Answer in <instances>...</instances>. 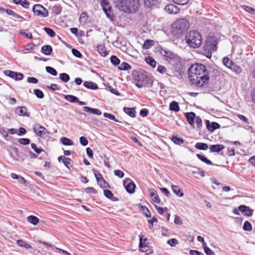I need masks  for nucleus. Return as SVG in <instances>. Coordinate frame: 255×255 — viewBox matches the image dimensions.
<instances>
[{"label": "nucleus", "mask_w": 255, "mask_h": 255, "mask_svg": "<svg viewBox=\"0 0 255 255\" xmlns=\"http://www.w3.org/2000/svg\"><path fill=\"white\" fill-rule=\"evenodd\" d=\"M189 79L192 86L197 88H206L208 84V72L205 66L196 63L188 68Z\"/></svg>", "instance_id": "obj_1"}, {"label": "nucleus", "mask_w": 255, "mask_h": 255, "mask_svg": "<svg viewBox=\"0 0 255 255\" xmlns=\"http://www.w3.org/2000/svg\"><path fill=\"white\" fill-rule=\"evenodd\" d=\"M185 40L188 45L192 48L199 47L202 43L200 33L196 30H191L185 35Z\"/></svg>", "instance_id": "obj_2"}, {"label": "nucleus", "mask_w": 255, "mask_h": 255, "mask_svg": "<svg viewBox=\"0 0 255 255\" xmlns=\"http://www.w3.org/2000/svg\"><path fill=\"white\" fill-rule=\"evenodd\" d=\"M189 27V23L184 18L175 21L171 25V32L175 36H179L185 32Z\"/></svg>", "instance_id": "obj_3"}, {"label": "nucleus", "mask_w": 255, "mask_h": 255, "mask_svg": "<svg viewBox=\"0 0 255 255\" xmlns=\"http://www.w3.org/2000/svg\"><path fill=\"white\" fill-rule=\"evenodd\" d=\"M218 43L217 38L214 36H209L205 42L203 49L205 53L207 54V57L209 55L211 56V53L213 51L217 50V45Z\"/></svg>", "instance_id": "obj_4"}, {"label": "nucleus", "mask_w": 255, "mask_h": 255, "mask_svg": "<svg viewBox=\"0 0 255 255\" xmlns=\"http://www.w3.org/2000/svg\"><path fill=\"white\" fill-rule=\"evenodd\" d=\"M150 77L148 74L144 71H138L134 74V79L137 82L135 84L136 86L139 88H142L145 87L147 84Z\"/></svg>", "instance_id": "obj_5"}, {"label": "nucleus", "mask_w": 255, "mask_h": 255, "mask_svg": "<svg viewBox=\"0 0 255 255\" xmlns=\"http://www.w3.org/2000/svg\"><path fill=\"white\" fill-rule=\"evenodd\" d=\"M172 66L174 70L178 73H181L185 70L184 61L178 56L174 57V58L169 63Z\"/></svg>", "instance_id": "obj_6"}, {"label": "nucleus", "mask_w": 255, "mask_h": 255, "mask_svg": "<svg viewBox=\"0 0 255 255\" xmlns=\"http://www.w3.org/2000/svg\"><path fill=\"white\" fill-rule=\"evenodd\" d=\"M32 11L34 15L37 16L46 17L49 15L48 10L39 4H35L32 8Z\"/></svg>", "instance_id": "obj_7"}, {"label": "nucleus", "mask_w": 255, "mask_h": 255, "mask_svg": "<svg viewBox=\"0 0 255 255\" xmlns=\"http://www.w3.org/2000/svg\"><path fill=\"white\" fill-rule=\"evenodd\" d=\"M224 65L228 69H231L237 73H240L242 69L240 67L236 65L232 60L228 58L224 57Z\"/></svg>", "instance_id": "obj_8"}, {"label": "nucleus", "mask_w": 255, "mask_h": 255, "mask_svg": "<svg viewBox=\"0 0 255 255\" xmlns=\"http://www.w3.org/2000/svg\"><path fill=\"white\" fill-rule=\"evenodd\" d=\"M127 0H115L114 1L115 7L120 11L128 13L129 8L128 7Z\"/></svg>", "instance_id": "obj_9"}, {"label": "nucleus", "mask_w": 255, "mask_h": 255, "mask_svg": "<svg viewBox=\"0 0 255 255\" xmlns=\"http://www.w3.org/2000/svg\"><path fill=\"white\" fill-rule=\"evenodd\" d=\"M127 5L130 9L128 13L136 12L140 6L139 0H127Z\"/></svg>", "instance_id": "obj_10"}, {"label": "nucleus", "mask_w": 255, "mask_h": 255, "mask_svg": "<svg viewBox=\"0 0 255 255\" xmlns=\"http://www.w3.org/2000/svg\"><path fill=\"white\" fill-rule=\"evenodd\" d=\"M160 53L169 63L177 55L169 50L164 49L161 47Z\"/></svg>", "instance_id": "obj_11"}, {"label": "nucleus", "mask_w": 255, "mask_h": 255, "mask_svg": "<svg viewBox=\"0 0 255 255\" xmlns=\"http://www.w3.org/2000/svg\"><path fill=\"white\" fill-rule=\"evenodd\" d=\"M124 186H125L127 191L129 194H132L135 192L136 187L135 184L130 179H127L123 182Z\"/></svg>", "instance_id": "obj_12"}, {"label": "nucleus", "mask_w": 255, "mask_h": 255, "mask_svg": "<svg viewBox=\"0 0 255 255\" xmlns=\"http://www.w3.org/2000/svg\"><path fill=\"white\" fill-rule=\"evenodd\" d=\"M34 132L38 136H41L45 134L49 133L46 128L38 124H35L33 126Z\"/></svg>", "instance_id": "obj_13"}, {"label": "nucleus", "mask_w": 255, "mask_h": 255, "mask_svg": "<svg viewBox=\"0 0 255 255\" xmlns=\"http://www.w3.org/2000/svg\"><path fill=\"white\" fill-rule=\"evenodd\" d=\"M4 74L15 80H21L24 77L23 74L21 73L10 70L5 71Z\"/></svg>", "instance_id": "obj_14"}, {"label": "nucleus", "mask_w": 255, "mask_h": 255, "mask_svg": "<svg viewBox=\"0 0 255 255\" xmlns=\"http://www.w3.org/2000/svg\"><path fill=\"white\" fill-rule=\"evenodd\" d=\"M164 10L169 14H177L179 12V8L174 4H168L164 8Z\"/></svg>", "instance_id": "obj_15"}, {"label": "nucleus", "mask_w": 255, "mask_h": 255, "mask_svg": "<svg viewBox=\"0 0 255 255\" xmlns=\"http://www.w3.org/2000/svg\"><path fill=\"white\" fill-rule=\"evenodd\" d=\"M27 109L25 106L18 107L16 108L15 113L19 116L29 117L30 113H27Z\"/></svg>", "instance_id": "obj_16"}, {"label": "nucleus", "mask_w": 255, "mask_h": 255, "mask_svg": "<svg viewBox=\"0 0 255 255\" xmlns=\"http://www.w3.org/2000/svg\"><path fill=\"white\" fill-rule=\"evenodd\" d=\"M206 128L210 132H213L215 129L220 128V125L216 122L210 123L209 121H206Z\"/></svg>", "instance_id": "obj_17"}, {"label": "nucleus", "mask_w": 255, "mask_h": 255, "mask_svg": "<svg viewBox=\"0 0 255 255\" xmlns=\"http://www.w3.org/2000/svg\"><path fill=\"white\" fill-rule=\"evenodd\" d=\"M240 211L245 213V215L247 216H251L253 214V210L245 205H241L238 208Z\"/></svg>", "instance_id": "obj_18"}, {"label": "nucleus", "mask_w": 255, "mask_h": 255, "mask_svg": "<svg viewBox=\"0 0 255 255\" xmlns=\"http://www.w3.org/2000/svg\"><path fill=\"white\" fill-rule=\"evenodd\" d=\"M185 116L189 125L193 126L194 123V120L196 117L195 114L194 112L186 113Z\"/></svg>", "instance_id": "obj_19"}, {"label": "nucleus", "mask_w": 255, "mask_h": 255, "mask_svg": "<svg viewBox=\"0 0 255 255\" xmlns=\"http://www.w3.org/2000/svg\"><path fill=\"white\" fill-rule=\"evenodd\" d=\"M83 111L85 112L92 113L94 115H101L102 114L101 111L98 109H93L89 107H84Z\"/></svg>", "instance_id": "obj_20"}, {"label": "nucleus", "mask_w": 255, "mask_h": 255, "mask_svg": "<svg viewBox=\"0 0 255 255\" xmlns=\"http://www.w3.org/2000/svg\"><path fill=\"white\" fill-rule=\"evenodd\" d=\"M97 50L103 57L106 56L108 54L105 46L103 44L98 45L97 47Z\"/></svg>", "instance_id": "obj_21"}, {"label": "nucleus", "mask_w": 255, "mask_h": 255, "mask_svg": "<svg viewBox=\"0 0 255 255\" xmlns=\"http://www.w3.org/2000/svg\"><path fill=\"white\" fill-rule=\"evenodd\" d=\"M83 85L87 89L91 90H96L98 89V85L92 81H85Z\"/></svg>", "instance_id": "obj_22"}, {"label": "nucleus", "mask_w": 255, "mask_h": 255, "mask_svg": "<svg viewBox=\"0 0 255 255\" xmlns=\"http://www.w3.org/2000/svg\"><path fill=\"white\" fill-rule=\"evenodd\" d=\"M144 4L148 7H156L158 4V0H144Z\"/></svg>", "instance_id": "obj_23"}, {"label": "nucleus", "mask_w": 255, "mask_h": 255, "mask_svg": "<svg viewBox=\"0 0 255 255\" xmlns=\"http://www.w3.org/2000/svg\"><path fill=\"white\" fill-rule=\"evenodd\" d=\"M104 195L108 199L113 201H117L118 200L117 197L114 196L113 193L109 190L105 189L104 190Z\"/></svg>", "instance_id": "obj_24"}, {"label": "nucleus", "mask_w": 255, "mask_h": 255, "mask_svg": "<svg viewBox=\"0 0 255 255\" xmlns=\"http://www.w3.org/2000/svg\"><path fill=\"white\" fill-rule=\"evenodd\" d=\"M41 52L46 55H49L52 52V48L49 45H45L41 47Z\"/></svg>", "instance_id": "obj_25"}, {"label": "nucleus", "mask_w": 255, "mask_h": 255, "mask_svg": "<svg viewBox=\"0 0 255 255\" xmlns=\"http://www.w3.org/2000/svg\"><path fill=\"white\" fill-rule=\"evenodd\" d=\"M210 150L211 152H218L223 149V145L214 144L210 145Z\"/></svg>", "instance_id": "obj_26"}, {"label": "nucleus", "mask_w": 255, "mask_h": 255, "mask_svg": "<svg viewBox=\"0 0 255 255\" xmlns=\"http://www.w3.org/2000/svg\"><path fill=\"white\" fill-rule=\"evenodd\" d=\"M103 10L104 11L107 17H108L110 20L112 21L114 20V14L113 12L111 6L110 7L105 8V9Z\"/></svg>", "instance_id": "obj_27"}, {"label": "nucleus", "mask_w": 255, "mask_h": 255, "mask_svg": "<svg viewBox=\"0 0 255 255\" xmlns=\"http://www.w3.org/2000/svg\"><path fill=\"white\" fill-rule=\"evenodd\" d=\"M13 2L16 4H20L25 8L29 6V2L27 0H13Z\"/></svg>", "instance_id": "obj_28"}, {"label": "nucleus", "mask_w": 255, "mask_h": 255, "mask_svg": "<svg viewBox=\"0 0 255 255\" xmlns=\"http://www.w3.org/2000/svg\"><path fill=\"white\" fill-rule=\"evenodd\" d=\"M124 111L131 118H134L135 117L136 112L134 108L125 107L124 108Z\"/></svg>", "instance_id": "obj_29"}, {"label": "nucleus", "mask_w": 255, "mask_h": 255, "mask_svg": "<svg viewBox=\"0 0 255 255\" xmlns=\"http://www.w3.org/2000/svg\"><path fill=\"white\" fill-rule=\"evenodd\" d=\"M17 244L20 247L26 250L32 249V247L29 244H27L25 242L22 240H17L16 241Z\"/></svg>", "instance_id": "obj_30"}, {"label": "nucleus", "mask_w": 255, "mask_h": 255, "mask_svg": "<svg viewBox=\"0 0 255 255\" xmlns=\"http://www.w3.org/2000/svg\"><path fill=\"white\" fill-rule=\"evenodd\" d=\"M27 220L29 223L34 226L36 225L39 221V219L37 217L33 215H30L28 216L27 218Z\"/></svg>", "instance_id": "obj_31"}, {"label": "nucleus", "mask_w": 255, "mask_h": 255, "mask_svg": "<svg viewBox=\"0 0 255 255\" xmlns=\"http://www.w3.org/2000/svg\"><path fill=\"white\" fill-rule=\"evenodd\" d=\"M173 192L178 197H182L184 195L183 193L181 190L180 187L177 185H172L171 186Z\"/></svg>", "instance_id": "obj_32"}, {"label": "nucleus", "mask_w": 255, "mask_h": 255, "mask_svg": "<svg viewBox=\"0 0 255 255\" xmlns=\"http://www.w3.org/2000/svg\"><path fill=\"white\" fill-rule=\"evenodd\" d=\"M171 140L176 144L181 145L184 141L182 137H179L176 135H173L171 137Z\"/></svg>", "instance_id": "obj_33"}, {"label": "nucleus", "mask_w": 255, "mask_h": 255, "mask_svg": "<svg viewBox=\"0 0 255 255\" xmlns=\"http://www.w3.org/2000/svg\"><path fill=\"white\" fill-rule=\"evenodd\" d=\"M97 182L98 183V184L102 188H106L107 187H108L109 186L108 183H107L103 177H100V178H98Z\"/></svg>", "instance_id": "obj_34"}, {"label": "nucleus", "mask_w": 255, "mask_h": 255, "mask_svg": "<svg viewBox=\"0 0 255 255\" xmlns=\"http://www.w3.org/2000/svg\"><path fill=\"white\" fill-rule=\"evenodd\" d=\"M169 110L172 111L178 112L180 108L178 103L176 101H172L169 105Z\"/></svg>", "instance_id": "obj_35"}, {"label": "nucleus", "mask_w": 255, "mask_h": 255, "mask_svg": "<svg viewBox=\"0 0 255 255\" xmlns=\"http://www.w3.org/2000/svg\"><path fill=\"white\" fill-rule=\"evenodd\" d=\"M139 209L141 211L143 212L146 217H151L150 212L146 206H142L140 204H139Z\"/></svg>", "instance_id": "obj_36"}, {"label": "nucleus", "mask_w": 255, "mask_h": 255, "mask_svg": "<svg viewBox=\"0 0 255 255\" xmlns=\"http://www.w3.org/2000/svg\"><path fill=\"white\" fill-rule=\"evenodd\" d=\"M62 8L60 4L54 5L52 8V12L56 15L59 14L62 11Z\"/></svg>", "instance_id": "obj_37"}, {"label": "nucleus", "mask_w": 255, "mask_h": 255, "mask_svg": "<svg viewBox=\"0 0 255 255\" xmlns=\"http://www.w3.org/2000/svg\"><path fill=\"white\" fill-rule=\"evenodd\" d=\"M131 68V66L128 63L123 62L118 67V69L121 71L128 70Z\"/></svg>", "instance_id": "obj_38"}, {"label": "nucleus", "mask_w": 255, "mask_h": 255, "mask_svg": "<svg viewBox=\"0 0 255 255\" xmlns=\"http://www.w3.org/2000/svg\"><path fill=\"white\" fill-rule=\"evenodd\" d=\"M197 157L201 160L203 162L206 163L208 165H212L213 163L211 161H210L209 159H208L206 157H205L204 155L200 154H196Z\"/></svg>", "instance_id": "obj_39"}, {"label": "nucleus", "mask_w": 255, "mask_h": 255, "mask_svg": "<svg viewBox=\"0 0 255 255\" xmlns=\"http://www.w3.org/2000/svg\"><path fill=\"white\" fill-rule=\"evenodd\" d=\"M195 147L198 149L205 150L208 149V145L205 143L197 142L196 143Z\"/></svg>", "instance_id": "obj_40"}, {"label": "nucleus", "mask_w": 255, "mask_h": 255, "mask_svg": "<svg viewBox=\"0 0 255 255\" xmlns=\"http://www.w3.org/2000/svg\"><path fill=\"white\" fill-rule=\"evenodd\" d=\"M5 12L6 13V14H7L8 15L13 16L14 18L24 19V18L22 16L17 14L16 13H15L11 9H6V10H5Z\"/></svg>", "instance_id": "obj_41"}, {"label": "nucleus", "mask_w": 255, "mask_h": 255, "mask_svg": "<svg viewBox=\"0 0 255 255\" xmlns=\"http://www.w3.org/2000/svg\"><path fill=\"white\" fill-rule=\"evenodd\" d=\"M146 62L151 67L154 68L156 66V61L155 60L150 56H148L145 58Z\"/></svg>", "instance_id": "obj_42"}, {"label": "nucleus", "mask_w": 255, "mask_h": 255, "mask_svg": "<svg viewBox=\"0 0 255 255\" xmlns=\"http://www.w3.org/2000/svg\"><path fill=\"white\" fill-rule=\"evenodd\" d=\"M60 142L65 145H72L73 144V142L70 139L66 137L61 138Z\"/></svg>", "instance_id": "obj_43"}, {"label": "nucleus", "mask_w": 255, "mask_h": 255, "mask_svg": "<svg viewBox=\"0 0 255 255\" xmlns=\"http://www.w3.org/2000/svg\"><path fill=\"white\" fill-rule=\"evenodd\" d=\"M65 99L71 103H76L78 101V98L72 95H67L65 96Z\"/></svg>", "instance_id": "obj_44"}, {"label": "nucleus", "mask_w": 255, "mask_h": 255, "mask_svg": "<svg viewBox=\"0 0 255 255\" xmlns=\"http://www.w3.org/2000/svg\"><path fill=\"white\" fill-rule=\"evenodd\" d=\"M59 79L65 83L68 82L70 80V76L65 73H62L59 74Z\"/></svg>", "instance_id": "obj_45"}, {"label": "nucleus", "mask_w": 255, "mask_h": 255, "mask_svg": "<svg viewBox=\"0 0 255 255\" xmlns=\"http://www.w3.org/2000/svg\"><path fill=\"white\" fill-rule=\"evenodd\" d=\"M154 44V41L151 40H146L143 45V48L147 49L150 48Z\"/></svg>", "instance_id": "obj_46"}, {"label": "nucleus", "mask_w": 255, "mask_h": 255, "mask_svg": "<svg viewBox=\"0 0 255 255\" xmlns=\"http://www.w3.org/2000/svg\"><path fill=\"white\" fill-rule=\"evenodd\" d=\"M110 60L111 63L115 66L119 65L120 63V59L115 55H112Z\"/></svg>", "instance_id": "obj_47"}, {"label": "nucleus", "mask_w": 255, "mask_h": 255, "mask_svg": "<svg viewBox=\"0 0 255 255\" xmlns=\"http://www.w3.org/2000/svg\"><path fill=\"white\" fill-rule=\"evenodd\" d=\"M43 30L51 37H54L56 34L54 31L50 28L45 27H44Z\"/></svg>", "instance_id": "obj_48"}, {"label": "nucleus", "mask_w": 255, "mask_h": 255, "mask_svg": "<svg viewBox=\"0 0 255 255\" xmlns=\"http://www.w3.org/2000/svg\"><path fill=\"white\" fill-rule=\"evenodd\" d=\"M46 71L47 73L50 74L52 76H56L57 75V71L53 67L50 66L46 67Z\"/></svg>", "instance_id": "obj_49"}, {"label": "nucleus", "mask_w": 255, "mask_h": 255, "mask_svg": "<svg viewBox=\"0 0 255 255\" xmlns=\"http://www.w3.org/2000/svg\"><path fill=\"white\" fill-rule=\"evenodd\" d=\"M104 117L109 119L110 120H113L115 122H120L113 114H109L108 113H104L103 114Z\"/></svg>", "instance_id": "obj_50"}, {"label": "nucleus", "mask_w": 255, "mask_h": 255, "mask_svg": "<svg viewBox=\"0 0 255 255\" xmlns=\"http://www.w3.org/2000/svg\"><path fill=\"white\" fill-rule=\"evenodd\" d=\"M33 92H34V94L36 95V96L38 98H39V99L43 98L44 95L43 92L41 90L38 89H36L34 90Z\"/></svg>", "instance_id": "obj_51"}, {"label": "nucleus", "mask_w": 255, "mask_h": 255, "mask_svg": "<svg viewBox=\"0 0 255 255\" xmlns=\"http://www.w3.org/2000/svg\"><path fill=\"white\" fill-rule=\"evenodd\" d=\"M19 143L22 145H28L30 142V140L27 138H21L18 139Z\"/></svg>", "instance_id": "obj_52"}, {"label": "nucleus", "mask_w": 255, "mask_h": 255, "mask_svg": "<svg viewBox=\"0 0 255 255\" xmlns=\"http://www.w3.org/2000/svg\"><path fill=\"white\" fill-rule=\"evenodd\" d=\"M71 160L69 157H64L63 159H62L63 163L64 164L65 166L68 169H70V166H71Z\"/></svg>", "instance_id": "obj_53"}, {"label": "nucleus", "mask_w": 255, "mask_h": 255, "mask_svg": "<svg viewBox=\"0 0 255 255\" xmlns=\"http://www.w3.org/2000/svg\"><path fill=\"white\" fill-rule=\"evenodd\" d=\"M243 229H244V230L246 231H252V226L251 224L248 221H246L244 224Z\"/></svg>", "instance_id": "obj_54"}, {"label": "nucleus", "mask_w": 255, "mask_h": 255, "mask_svg": "<svg viewBox=\"0 0 255 255\" xmlns=\"http://www.w3.org/2000/svg\"><path fill=\"white\" fill-rule=\"evenodd\" d=\"M203 248L204 252L207 255H215L214 252L212 251L209 248L203 244Z\"/></svg>", "instance_id": "obj_55"}, {"label": "nucleus", "mask_w": 255, "mask_h": 255, "mask_svg": "<svg viewBox=\"0 0 255 255\" xmlns=\"http://www.w3.org/2000/svg\"><path fill=\"white\" fill-rule=\"evenodd\" d=\"M31 147L34 150V151L36 152L37 154H39L42 151H44L43 149L38 148L37 147L36 145L34 143H32L31 144Z\"/></svg>", "instance_id": "obj_56"}, {"label": "nucleus", "mask_w": 255, "mask_h": 255, "mask_svg": "<svg viewBox=\"0 0 255 255\" xmlns=\"http://www.w3.org/2000/svg\"><path fill=\"white\" fill-rule=\"evenodd\" d=\"M154 207L157 210L158 213L160 215H162L165 211L167 212V208L166 207L162 208L158 206L157 205H155Z\"/></svg>", "instance_id": "obj_57"}, {"label": "nucleus", "mask_w": 255, "mask_h": 255, "mask_svg": "<svg viewBox=\"0 0 255 255\" xmlns=\"http://www.w3.org/2000/svg\"><path fill=\"white\" fill-rule=\"evenodd\" d=\"M147 240L146 238L144 239V242L143 241L142 237H141L139 239V248H143L147 247V245L145 243V241Z\"/></svg>", "instance_id": "obj_58"}, {"label": "nucleus", "mask_w": 255, "mask_h": 255, "mask_svg": "<svg viewBox=\"0 0 255 255\" xmlns=\"http://www.w3.org/2000/svg\"><path fill=\"white\" fill-rule=\"evenodd\" d=\"M72 53L74 56L77 58H81L82 57V55L81 52L75 48H73L72 49Z\"/></svg>", "instance_id": "obj_59"}, {"label": "nucleus", "mask_w": 255, "mask_h": 255, "mask_svg": "<svg viewBox=\"0 0 255 255\" xmlns=\"http://www.w3.org/2000/svg\"><path fill=\"white\" fill-rule=\"evenodd\" d=\"M167 244L171 247H174L178 244V242L176 239H171L167 241Z\"/></svg>", "instance_id": "obj_60"}, {"label": "nucleus", "mask_w": 255, "mask_h": 255, "mask_svg": "<svg viewBox=\"0 0 255 255\" xmlns=\"http://www.w3.org/2000/svg\"><path fill=\"white\" fill-rule=\"evenodd\" d=\"M35 44L33 43L27 44L24 46V49L25 50L30 51L34 49Z\"/></svg>", "instance_id": "obj_61"}, {"label": "nucleus", "mask_w": 255, "mask_h": 255, "mask_svg": "<svg viewBox=\"0 0 255 255\" xmlns=\"http://www.w3.org/2000/svg\"><path fill=\"white\" fill-rule=\"evenodd\" d=\"M195 123L197 128H200L202 126V121L200 117L197 116L195 118Z\"/></svg>", "instance_id": "obj_62"}, {"label": "nucleus", "mask_w": 255, "mask_h": 255, "mask_svg": "<svg viewBox=\"0 0 255 255\" xmlns=\"http://www.w3.org/2000/svg\"><path fill=\"white\" fill-rule=\"evenodd\" d=\"M80 142L83 146H86L88 144V140L85 136L80 137Z\"/></svg>", "instance_id": "obj_63"}, {"label": "nucleus", "mask_w": 255, "mask_h": 255, "mask_svg": "<svg viewBox=\"0 0 255 255\" xmlns=\"http://www.w3.org/2000/svg\"><path fill=\"white\" fill-rule=\"evenodd\" d=\"M85 191L87 193H93L94 194H96L97 193V191L93 187H89L86 188L85 189Z\"/></svg>", "instance_id": "obj_64"}]
</instances>
